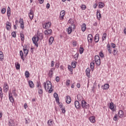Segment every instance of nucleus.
<instances>
[{
  "mask_svg": "<svg viewBox=\"0 0 126 126\" xmlns=\"http://www.w3.org/2000/svg\"><path fill=\"white\" fill-rule=\"evenodd\" d=\"M105 6V4L103 3V2H99L98 3V8H103Z\"/></svg>",
  "mask_w": 126,
  "mask_h": 126,
  "instance_id": "nucleus-23",
  "label": "nucleus"
},
{
  "mask_svg": "<svg viewBox=\"0 0 126 126\" xmlns=\"http://www.w3.org/2000/svg\"><path fill=\"white\" fill-rule=\"evenodd\" d=\"M55 80L57 82H59V81H60V77L59 76H57L56 77Z\"/></svg>",
  "mask_w": 126,
  "mask_h": 126,
  "instance_id": "nucleus-62",
  "label": "nucleus"
},
{
  "mask_svg": "<svg viewBox=\"0 0 126 126\" xmlns=\"http://www.w3.org/2000/svg\"><path fill=\"white\" fill-rule=\"evenodd\" d=\"M79 56V54H76L74 56V58L75 59V60L76 61L77 60V59H78V57Z\"/></svg>",
  "mask_w": 126,
  "mask_h": 126,
  "instance_id": "nucleus-51",
  "label": "nucleus"
},
{
  "mask_svg": "<svg viewBox=\"0 0 126 126\" xmlns=\"http://www.w3.org/2000/svg\"><path fill=\"white\" fill-rule=\"evenodd\" d=\"M95 62L96 65H100V64H101V60H97Z\"/></svg>",
  "mask_w": 126,
  "mask_h": 126,
  "instance_id": "nucleus-49",
  "label": "nucleus"
},
{
  "mask_svg": "<svg viewBox=\"0 0 126 126\" xmlns=\"http://www.w3.org/2000/svg\"><path fill=\"white\" fill-rule=\"evenodd\" d=\"M44 88L48 93L53 92V89L52 88V83L50 81H47L46 82L43 83Z\"/></svg>",
  "mask_w": 126,
  "mask_h": 126,
  "instance_id": "nucleus-1",
  "label": "nucleus"
},
{
  "mask_svg": "<svg viewBox=\"0 0 126 126\" xmlns=\"http://www.w3.org/2000/svg\"><path fill=\"white\" fill-rule=\"evenodd\" d=\"M99 55L100 58H104V53H103V52L101 51Z\"/></svg>",
  "mask_w": 126,
  "mask_h": 126,
  "instance_id": "nucleus-52",
  "label": "nucleus"
},
{
  "mask_svg": "<svg viewBox=\"0 0 126 126\" xmlns=\"http://www.w3.org/2000/svg\"><path fill=\"white\" fill-rule=\"evenodd\" d=\"M103 90H108V88H110V85L108 84H105L103 86L101 87Z\"/></svg>",
  "mask_w": 126,
  "mask_h": 126,
  "instance_id": "nucleus-14",
  "label": "nucleus"
},
{
  "mask_svg": "<svg viewBox=\"0 0 126 126\" xmlns=\"http://www.w3.org/2000/svg\"><path fill=\"white\" fill-rule=\"evenodd\" d=\"M47 124L48 126H52L53 125V121L49 120L48 121Z\"/></svg>",
  "mask_w": 126,
  "mask_h": 126,
  "instance_id": "nucleus-39",
  "label": "nucleus"
},
{
  "mask_svg": "<svg viewBox=\"0 0 126 126\" xmlns=\"http://www.w3.org/2000/svg\"><path fill=\"white\" fill-rule=\"evenodd\" d=\"M8 96L9 98H10V97H12V93H11V91H9Z\"/></svg>",
  "mask_w": 126,
  "mask_h": 126,
  "instance_id": "nucleus-63",
  "label": "nucleus"
},
{
  "mask_svg": "<svg viewBox=\"0 0 126 126\" xmlns=\"http://www.w3.org/2000/svg\"><path fill=\"white\" fill-rule=\"evenodd\" d=\"M2 61H3V53L0 51V61L2 62Z\"/></svg>",
  "mask_w": 126,
  "mask_h": 126,
  "instance_id": "nucleus-29",
  "label": "nucleus"
},
{
  "mask_svg": "<svg viewBox=\"0 0 126 126\" xmlns=\"http://www.w3.org/2000/svg\"><path fill=\"white\" fill-rule=\"evenodd\" d=\"M9 99L11 103H13V102H14V99H13V97L10 96V97H9Z\"/></svg>",
  "mask_w": 126,
  "mask_h": 126,
  "instance_id": "nucleus-50",
  "label": "nucleus"
},
{
  "mask_svg": "<svg viewBox=\"0 0 126 126\" xmlns=\"http://www.w3.org/2000/svg\"><path fill=\"white\" fill-rule=\"evenodd\" d=\"M112 54H113V55L114 56H116L117 55V54H118V50L117 49H114L113 52H112Z\"/></svg>",
  "mask_w": 126,
  "mask_h": 126,
  "instance_id": "nucleus-37",
  "label": "nucleus"
},
{
  "mask_svg": "<svg viewBox=\"0 0 126 126\" xmlns=\"http://www.w3.org/2000/svg\"><path fill=\"white\" fill-rule=\"evenodd\" d=\"M101 13H99V11L97 10L96 12V17L98 20L101 19Z\"/></svg>",
  "mask_w": 126,
  "mask_h": 126,
  "instance_id": "nucleus-25",
  "label": "nucleus"
},
{
  "mask_svg": "<svg viewBox=\"0 0 126 126\" xmlns=\"http://www.w3.org/2000/svg\"><path fill=\"white\" fill-rule=\"evenodd\" d=\"M0 97L1 98V100H2V97H3V94L2 93V90L1 88L0 87Z\"/></svg>",
  "mask_w": 126,
  "mask_h": 126,
  "instance_id": "nucleus-33",
  "label": "nucleus"
},
{
  "mask_svg": "<svg viewBox=\"0 0 126 126\" xmlns=\"http://www.w3.org/2000/svg\"><path fill=\"white\" fill-rule=\"evenodd\" d=\"M89 120L90 121L91 123H95V117H91L89 118Z\"/></svg>",
  "mask_w": 126,
  "mask_h": 126,
  "instance_id": "nucleus-30",
  "label": "nucleus"
},
{
  "mask_svg": "<svg viewBox=\"0 0 126 126\" xmlns=\"http://www.w3.org/2000/svg\"><path fill=\"white\" fill-rule=\"evenodd\" d=\"M70 82V80H67L66 81V86H68V85H69Z\"/></svg>",
  "mask_w": 126,
  "mask_h": 126,
  "instance_id": "nucleus-58",
  "label": "nucleus"
},
{
  "mask_svg": "<svg viewBox=\"0 0 126 126\" xmlns=\"http://www.w3.org/2000/svg\"><path fill=\"white\" fill-rule=\"evenodd\" d=\"M29 18L32 20L33 19V17H34V14L33 13V10H30V13H29Z\"/></svg>",
  "mask_w": 126,
  "mask_h": 126,
  "instance_id": "nucleus-12",
  "label": "nucleus"
},
{
  "mask_svg": "<svg viewBox=\"0 0 126 126\" xmlns=\"http://www.w3.org/2000/svg\"><path fill=\"white\" fill-rule=\"evenodd\" d=\"M3 89L5 92H7L8 91V85H7V83H5L4 84Z\"/></svg>",
  "mask_w": 126,
  "mask_h": 126,
  "instance_id": "nucleus-15",
  "label": "nucleus"
},
{
  "mask_svg": "<svg viewBox=\"0 0 126 126\" xmlns=\"http://www.w3.org/2000/svg\"><path fill=\"white\" fill-rule=\"evenodd\" d=\"M72 67H73V68H75V67H76V64L75 63H72Z\"/></svg>",
  "mask_w": 126,
  "mask_h": 126,
  "instance_id": "nucleus-55",
  "label": "nucleus"
},
{
  "mask_svg": "<svg viewBox=\"0 0 126 126\" xmlns=\"http://www.w3.org/2000/svg\"><path fill=\"white\" fill-rule=\"evenodd\" d=\"M72 27H69L67 29V32L68 34H71V32H72Z\"/></svg>",
  "mask_w": 126,
  "mask_h": 126,
  "instance_id": "nucleus-32",
  "label": "nucleus"
},
{
  "mask_svg": "<svg viewBox=\"0 0 126 126\" xmlns=\"http://www.w3.org/2000/svg\"><path fill=\"white\" fill-rule=\"evenodd\" d=\"M68 69L69 70V71H71V72H72L73 69H72V67L70 66V65H68Z\"/></svg>",
  "mask_w": 126,
  "mask_h": 126,
  "instance_id": "nucleus-46",
  "label": "nucleus"
},
{
  "mask_svg": "<svg viewBox=\"0 0 126 126\" xmlns=\"http://www.w3.org/2000/svg\"><path fill=\"white\" fill-rule=\"evenodd\" d=\"M81 106L83 109H88L89 108V104H88L85 100H82L81 101Z\"/></svg>",
  "mask_w": 126,
  "mask_h": 126,
  "instance_id": "nucleus-2",
  "label": "nucleus"
},
{
  "mask_svg": "<svg viewBox=\"0 0 126 126\" xmlns=\"http://www.w3.org/2000/svg\"><path fill=\"white\" fill-rule=\"evenodd\" d=\"M7 15L8 18H9V17H10V11H7Z\"/></svg>",
  "mask_w": 126,
  "mask_h": 126,
  "instance_id": "nucleus-57",
  "label": "nucleus"
},
{
  "mask_svg": "<svg viewBox=\"0 0 126 126\" xmlns=\"http://www.w3.org/2000/svg\"><path fill=\"white\" fill-rule=\"evenodd\" d=\"M84 51V49L83 48V47H81L80 48V50H79L80 54H83V51Z\"/></svg>",
  "mask_w": 126,
  "mask_h": 126,
  "instance_id": "nucleus-43",
  "label": "nucleus"
},
{
  "mask_svg": "<svg viewBox=\"0 0 126 126\" xmlns=\"http://www.w3.org/2000/svg\"><path fill=\"white\" fill-rule=\"evenodd\" d=\"M81 29L82 31L83 32H85L86 31V23H83V24L81 25Z\"/></svg>",
  "mask_w": 126,
  "mask_h": 126,
  "instance_id": "nucleus-19",
  "label": "nucleus"
},
{
  "mask_svg": "<svg viewBox=\"0 0 126 126\" xmlns=\"http://www.w3.org/2000/svg\"><path fill=\"white\" fill-rule=\"evenodd\" d=\"M51 25H52V23L50 22H48L45 23L44 25H43V28L44 29H48V28H50V27H51Z\"/></svg>",
  "mask_w": 126,
  "mask_h": 126,
  "instance_id": "nucleus-4",
  "label": "nucleus"
},
{
  "mask_svg": "<svg viewBox=\"0 0 126 126\" xmlns=\"http://www.w3.org/2000/svg\"><path fill=\"white\" fill-rule=\"evenodd\" d=\"M21 40V41H24V34L21 33L20 34Z\"/></svg>",
  "mask_w": 126,
  "mask_h": 126,
  "instance_id": "nucleus-47",
  "label": "nucleus"
},
{
  "mask_svg": "<svg viewBox=\"0 0 126 126\" xmlns=\"http://www.w3.org/2000/svg\"><path fill=\"white\" fill-rule=\"evenodd\" d=\"M109 109L112 110V111H115V108L114 107V103L111 102L110 103Z\"/></svg>",
  "mask_w": 126,
  "mask_h": 126,
  "instance_id": "nucleus-24",
  "label": "nucleus"
},
{
  "mask_svg": "<svg viewBox=\"0 0 126 126\" xmlns=\"http://www.w3.org/2000/svg\"><path fill=\"white\" fill-rule=\"evenodd\" d=\"M23 52H24V54L26 57L28 55V53L29 52V50H28L27 49V45H25L23 47Z\"/></svg>",
  "mask_w": 126,
  "mask_h": 126,
  "instance_id": "nucleus-5",
  "label": "nucleus"
},
{
  "mask_svg": "<svg viewBox=\"0 0 126 126\" xmlns=\"http://www.w3.org/2000/svg\"><path fill=\"white\" fill-rule=\"evenodd\" d=\"M100 39L99 36V34L97 33L94 36V41L95 43H98L99 42V39Z\"/></svg>",
  "mask_w": 126,
  "mask_h": 126,
  "instance_id": "nucleus-21",
  "label": "nucleus"
},
{
  "mask_svg": "<svg viewBox=\"0 0 126 126\" xmlns=\"http://www.w3.org/2000/svg\"><path fill=\"white\" fill-rule=\"evenodd\" d=\"M106 38H107V33H104L103 34V36H102V41H104V40H106Z\"/></svg>",
  "mask_w": 126,
  "mask_h": 126,
  "instance_id": "nucleus-42",
  "label": "nucleus"
},
{
  "mask_svg": "<svg viewBox=\"0 0 126 126\" xmlns=\"http://www.w3.org/2000/svg\"><path fill=\"white\" fill-rule=\"evenodd\" d=\"M6 29L7 30H10L11 29V23L7 21L6 23Z\"/></svg>",
  "mask_w": 126,
  "mask_h": 126,
  "instance_id": "nucleus-6",
  "label": "nucleus"
},
{
  "mask_svg": "<svg viewBox=\"0 0 126 126\" xmlns=\"http://www.w3.org/2000/svg\"><path fill=\"white\" fill-rule=\"evenodd\" d=\"M37 88H42V86H41V83L37 82Z\"/></svg>",
  "mask_w": 126,
  "mask_h": 126,
  "instance_id": "nucleus-56",
  "label": "nucleus"
},
{
  "mask_svg": "<svg viewBox=\"0 0 126 126\" xmlns=\"http://www.w3.org/2000/svg\"><path fill=\"white\" fill-rule=\"evenodd\" d=\"M56 102H57V103H58L59 104L60 108H62L63 105V103H60V98L57 99H56Z\"/></svg>",
  "mask_w": 126,
  "mask_h": 126,
  "instance_id": "nucleus-28",
  "label": "nucleus"
},
{
  "mask_svg": "<svg viewBox=\"0 0 126 126\" xmlns=\"http://www.w3.org/2000/svg\"><path fill=\"white\" fill-rule=\"evenodd\" d=\"M32 42L33 44H34L35 46L36 47H38L39 46V44H38V41H39V38L36 36V35H34L32 38Z\"/></svg>",
  "mask_w": 126,
  "mask_h": 126,
  "instance_id": "nucleus-3",
  "label": "nucleus"
},
{
  "mask_svg": "<svg viewBox=\"0 0 126 126\" xmlns=\"http://www.w3.org/2000/svg\"><path fill=\"white\" fill-rule=\"evenodd\" d=\"M5 11H6V10L4 8H3L1 10V12L2 14H4V13H5Z\"/></svg>",
  "mask_w": 126,
  "mask_h": 126,
  "instance_id": "nucleus-54",
  "label": "nucleus"
},
{
  "mask_svg": "<svg viewBox=\"0 0 126 126\" xmlns=\"http://www.w3.org/2000/svg\"><path fill=\"white\" fill-rule=\"evenodd\" d=\"M88 43H92V41H93V35L92 34H90L88 35Z\"/></svg>",
  "mask_w": 126,
  "mask_h": 126,
  "instance_id": "nucleus-8",
  "label": "nucleus"
},
{
  "mask_svg": "<svg viewBox=\"0 0 126 126\" xmlns=\"http://www.w3.org/2000/svg\"><path fill=\"white\" fill-rule=\"evenodd\" d=\"M30 75V73H29V72L28 71H26L25 73V76L26 78H28V77H29Z\"/></svg>",
  "mask_w": 126,
  "mask_h": 126,
  "instance_id": "nucleus-36",
  "label": "nucleus"
},
{
  "mask_svg": "<svg viewBox=\"0 0 126 126\" xmlns=\"http://www.w3.org/2000/svg\"><path fill=\"white\" fill-rule=\"evenodd\" d=\"M100 57H99V56L98 55H96L94 57V61L95 62L96 61H100Z\"/></svg>",
  "mask_w": 126,
  "mask_h": 126,
  "instance_id": "nucleus-40",
  "label": "nucleus"
},
{
  "mask_svg": "<svg viewBox=\"0 0 126 126\" xmlns=\"http://www.w3.org/2000/svg\"><path fill=\"white\" fill-rule=\"evenodd\" d=\"M64 15H65V12L64 11H62L60 12V18L61 20H63V17H64Z\"/></svg>",
  "mask_w": 126,
  "mask_h": 126,
  "instance_id": "nucleus-11",
  "label": "nucleus"
},
{
  "mask_svg": "<svg viewBox=\"0 0 126 126\" xmlns=\"http://www.w3.org/2000/svg\"><path fill=\"white\" fill-rule=\"evenodd\" d=\"M53 31L51 29L50 30H47L46 31H44V34L45 35H47L48 36H50L52 33Z\"/></svg>",
  "mask_w": 126,
  "mask_h": 126,
  "instance_id": "nucleus-10",
  "label": "nucleus"
},
{
  "mask_svg": "<svg viewBox=\"0 0 126 126\" xmlns=\"http://www.w3.org/2000/svg\"><path fill=\"white\" fill-rule=\"evenodd\" d=\"M53 42H54V37L51 36L49 40V45H52L53 44Z\"/></svg>",
  "mask_w": 126,
  "mask_h": 126,
  "instance_id": "nucleus-27",
  "label": "nucleus"
},
{
  "mask_svg": "<svg viewBox=\"0 0 126 126\" xmlns=\"http://www.w3.org/2000/svg\"><path fill=\"white\" fill-rule=\"evenodd\" d=\"M61 110L62 111L63 114H65V109L64 108H62Z\"/></svg>",
  "mask_w": 126,
  "mask_h": 126,
  "instance_id": "nucleus-61",
  "label": "nucleus"
},
{
  "mask_svg": "<svg viewBox=\"0 0 126 126\" xmlns=\"http://www.w3.org/2000/svg\"><path fill=\"white\" fill-rule=\"evenodd\" d=\"M19 23L20 24L21 28L24 29V22H23V20L22 19H20Z\"/></svg>",
  "mask_w": 126,
  "mask_h": 126,
  "instance_id": "nucleus-13",
  "label": "nucleus"
},
{
  "mask_svg": "<svg viewBox=\"0 0 126 126\" xmlns=\"http://www.w3.org/2000/svg\"><path fill=\"white\" fill-rule=\"evenodd\" d=\"M15 91V90H13L12 94H13L14 96H15V97H16V96H17V94H16V92Z\"/></svg>",
  "mask_w": 126,
  "mask_h": 126,
  "instance_id": "nucleus-53",
  "label": "nucleus"
},
{
  "mask_svg": "<svg viewBox=\"0 0 126 126\" xmlns=\"http://www.w3.org/2000/svg\"><path fill=\"white\" fill-rule=\"evenodd\" d=\"M38 90L39 94H43V89H42V88H38Z\"/></svg>",
  "mask_w": 126,
  "mask_h": 126,
  "instance_id": "nucleus-41",
  "label": "nucleus"
},
{
  "mask_svg": "<svg viewBox=\"0 0 126 126\" xmlns=\"http://www.w3.org/2000/svg\"><path fill=\"white\" fill-rule=\"evenodd\" d=\"M20 56L22 60H23V61H24V57H23V51H22V50H21L20 51Z\"/></svg>",
  "mask_w": 126,
  "mask_h": 126,
  "instance_id": "nucleus-35",
  "label": "nucleus"
},
{
  "mask_svg": "<svg viewBox=\"0 0 126 126\" xmlns=\"http://www.w3.org/2000/svg\"><path fill=\"white\" fill-rule=\"evenodd\" d=\"M114 121H117L118 120V115L116 114L113 118Z\"/></svg>",
  "mask_w": 126,
  "mask_h": 126,
  "instance_id": "nucleus-60",
  "label": "nucleus"
},
{
  "mask_svg": "<svg viewBox=\"0 0 126 126\" xmlns=\"http://www.w3.org/2000/svg\"><path fill=\"white\" fill-rule=\"evenodd\" d=\"M74 105L76 109H80V107H81V105H80V104L79 103V101L77 100H76L75 101Z\"/></svg>",
  "mask_w": 126,
  "mask_h": 126,
  "instance_id": "nucleus-7",
  "label": "nucleus"
},
{
  "mask_svg": "<svg viewBox=\"0 0 126 126\" xmlns=\"http://www.w3.org/2000/svg\"><path fill=\"white\" fill-rule=\"evenodd\" d=\"M38 38L39 40H43V33H38L36 35Z\"/></svg>",
  "mask_w": 126,
  "mask_h": 126,
  "instance_id": "nucleus-18",
  "label": "nucleus"
},
{
  "mask_svg": "<svg viewBox=\"0 0 126 126\" xmlns=\"http://www.w3.org/2000/svg\"><path fill=\"white\" fill-rule=\"evenodd\" d=\"M16 69H20V64L19 63L15 64Z\"/></svg>",
  "mask_w": 126,
  "mask_h": 126,
  "instance_id": "nucleus-44",
  "label": "nucleus"
},
{
  "mask_svg": "<svg viewBox=\"0 0 126 126\" xmlns=\"http://www.w3.org/2000/svg\"><path fill=\"white\" fill-rule=\"evenodd\" d=\"M53 71H55V68H51L49 71L48 75L50 77V78H52V77H53V74H54V73H53Z\"/></svg>",
  "mask_w": 126,
  "mask_h": 126,
  "instance_id": "nucleus-9",
  "label": "nucleus"
},
{
  "mask_svg": "<svg viewBox=\"0 0 126 126\" xmlns=\"http://www.w3.org/2000/svg\"><path fill=\"white\" fill-rule=\"evenodd\" d=\"M118 116L120 118H123L124 117V111L123 110H120L118 112Z\"/></svg>",
  "mask_w": 126,
  "mask_h": 126,
  "instance_id": "nucleus-22",
  "label": "nucleus"
},
{
  "mask_svg": "<svg viewBox=\"0 0 126 126\" xmlns=\"http://www.w3.org/2000/svg\"><path fill=\"white\" fill-rule=\"evenodd\" d=\"M86 73L87 76H89V75H90V69H89V68H87L86 70Z\"/></svg>",
  "mask_w": 126,
  "mask_h": 126,
  "instance_id": "nucleus-34",
  "label": "nucleus"
},
{
  "mask_svg": "<svg viewBox=\"0 0 126 126\" xmlns=\"http://www.w3.org/2000/svg\"><path fill=\"white\" fill-rule=\"evenodd\" d=\"M94 65H95V63L94 62H92L90 63V66H91V68L92 69V71H93V70L94 69Z\"/></svg>",
  "mask_w": 126,
  "mask_h": 126,
  "instance_id": "nucleus-31",
  "label": "nucleus"
},
{
  "mask_svg": "<svg viewBox=\"0 0 126 126\" xmlns=\"http://www.w3.org/2000/svg\"><path fill=\"white\" fill-rule=\"evenodd\" d=\"M12 36L13 37V38H16V33L15 32H13L11 33Z\"/></svg>",
  "mask_w": 126,
  "mask_h": 126,
  "instance_id": "nucleus-48",
  "label": "nucleus"
},
{
  "mask_svg": "<svg viewBox=\"0 0 126 126\" xmlns=\"http://www.w3.org/2000/svg\"><path fill=\"white\" fill-rule=\"evenodd\" d=\"M66 102L67 104H70L71 102V98L70 97V96H69V95H67L66 96Z\"/></svg>",
  "mask_w": 126,
  "mask_h": 126,
  "instance_id": "nucleus-17",
  "label": "nucleus"
},
{
  "mask_svg": "<svg viewBox=\"0 0 126 126\" xmlns=\"http://www.w3.org/2000/svg\"><path fill=\"white\" fill-rule=\"evenodd\" d=\"M28 83H29L30 88H34L35 86L34 85V83H33V81H32L31 80H29L28 81Z\"/></svg>",
  "mask_w": 126,
  "mask_h": 126,
  "instance_id": "nucleus-20",
  "label": "nucleus"
},
{
  "mask_svg": "<svg viewBox=\"0 0 126 126\" xmlns=\"http://www.w3.org/2000/svg\"><path fill=\"white\" fill-rule=\"evenodd\" d=\"M8 124L9 126H14V122L11 119L9 120Z\"/></svg>",
  "mask_w": 126,
  "mask_h": 126,
  "instance_id": "nucleus-26",
  "label": "nucleus"
},
{
  "mask_svg": "<svg viewBox=\"0 0 126 126\" xmlns=\"http://www.w3.org/2000/svg\"><path fill=\"white\" fill-rule=\"evenodd\" d=\"M54 65H55V62H54V61H53L51 62V67H53Z\"/></svg>",
  "mask_w": 126,
  "mask_h": 126,
  "instance_id": "nucleus-64",
  "label": "nucleus"
},
{
  "mask_svg": "<svg viewBox=\"0 0 126 126\" xmlns=\"http://www.w3.org/2000/svg\"><path fill=\"white\" fill-rule=\"evenodd\" d=\"M81 9L82 10H85V9H86V5H85V4L81 5Z\"/></svg>",
  "mask_w": 126,
  "mask_h": 126,
  "instance_id": "nucleus-38",
  "label": "nucleus"
},
{
  "mask_svg": "<svg viewBox=\"0 0 126 126\" xmlns=\"http://www.w3.org/2000/svg\"><path fill=\"white\" fill-rule=\"evenodd\" d=\"M54 97L56 98V101H57V99H59V95H58L57 93L54 94Z\"/></svg>",
  "mask_w": 126,
  "mask_h": 126,
  "instance_id": "nucleus-45",
  "label": "nucleus"
},
{
  "mask_svg": "<svg viewBox=\"0 0 126 126\" xmlns=\"http://www.w3.org/2000/svg\"><path fill=\"white\" fill-rule=\"evenodd\" d=\"M111 46L112 48H113V49H115V48H116V45L114 43H111Z\"/></svg>",
  "mask_w": 126,
  "mask_h": 126,
  "instance_id": "nucleus-59",
  "label": "nucleus"
},
{
  "mask_svg": "<svg viewBox=\"0 0 126 126\" xmlns=\"http://www.w3.org/2000/svg\"><path fill=\"white\" fill-rule=\"evenodd\" d=\"M106 48L107 49V51H108L109 54H112V48H111V45L109 43H108Z\"/></svg>",
  "mask_w": 126,
  "mask_h": 126,
  "instance_id": "nucleus-16",
  "label": "nucleus"
}]
</instances>
